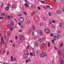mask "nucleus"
Masks as SVG:
<instances>
[{"label":"nucleus","instance_id":"0eeeda50","mask_svg":"<svg viewBox=\"0 0 64 64\" xmlns=\"http://www.w3.org/2000/svg\"><path fill=\"white\" fill-rule=\"evenodd\" d=\"M39 32L40 35H43V32H42V30H39Z\"/></svg>","mask_w":64,"mask_h":64},{"label":"nucleus","instance_id":"603ef678","mask_svg":"<svg viewBox=\"0 0 64 64\" xmlns=\"http://www.w3.org/2000/svg\"><path fill=\"white\" fill-rule=\"evenodd\" d=\"M28 62H30V61H31V60H30V59L28 58Z\"/></svg>","mask_w":64,"mask_h":64},{"label":"nucleus","instance_id":"cd10ccee","mask_svg":"<svg viewBox=\"0 0 64 64\" xmlns=\"http://www.w3.org/2000/svg\"><path fill=\"white\" fill-rule=\"evenodd\" d=\"M48 15L49 16H50L51 15V14L50 12H49L48 13Z\"/></svg>","mask_w":64,"mask_h":64},{"label":"nucleus","instance_id":"774afa93","mask_svg":"<svg viewBox=\"0 0 64 64\" xmlns=\"http://www.w3.org/2000/svg\"><path fill=\"white\" fill-rule=\"evenodd\" d=\"M2 64H8L5 62H4L2 63Z\"/></svg>","mask_w":64,"mask_h":64},{"label":"nucleus","instance_id":"5fc2aeb1","mask_svg":"<svg viewBox=\"0 0 64 64\" xmlns=\"http://www.w3.org/2000/svg\"><path fill=\"white\" fill-rule=\"evenodd\" d=\"M31 33V31H30L29 30V32H28V33L29 34H30Z\"/></svg>","mask_w":64,"mask_h":64},{"label":"nucleus","instance_id":"052dcab7","mask_svg":"<svg viewBox=\"0 0 64 64\" xmlns=\"http://www.w3.org/2000/svg\"><path fill=\"white\" fill-rule=\"evenodd\" d=\"M50 36L51 37H52L53 36V34L52 33L50 34Z\"/></svg>","mask_w":64,"mask_h":64},{"label":"nucleus","instance_id":"a18cd8bd","mask_svg":"<svg viewBox=\"0 0 64 64\" xmlns=\"http://www.w3.org/2000/svg\"><path fill=\"white\" fill-rule=\"evenodd\" d=\"M18 42H19V44L21 43V41H20V40H18Z\"/></svg>","mask_w":64,"mask_h":64},{"label":"nucleus","instance_id":"4be33fe9","mask_svg":"<svg viewBox=\"0 0 64 64\" xmlns=\"http://www.w3.org/2000/svg\"><path fill=\"white\" fill-rule=\"evenodd\" d=\"M24 58H26V54H24Z\"/></svg>","mask_w":64,"mask_h":64},{"label":"nucleus","instance_id":"e2e57ef3","mask_svg":"<svg viewBox=\"0 0 64 64\" xmlns=\"http://www.w3.org/2000/svg\"><path fill=\"white\" fill-rule=\"evenodd\" d=\"M0 51H1V52H2V51H3V48H2L1 49V50Z\"/></svg>","mask_w":64,"mask_h":64},{"label":"nucleus","instance_id":"39448f33","mask_svg":"<svg viewBox=\"0 0 64 64\" xmlns=\"http://www.w3.org/2000/svg\"><path fill=\"white\" fill-rule=\"evenodd\" d=\"M40 56L41 57H42V58H43V57H44L45 56L43 54V53H42L40 55Z\"/></svg>","mask_w":64,"mask_h":64},{"label":"nucleus","instance_id":"58836bf2","mask_svg":"<svg viewBox=\"0 0 64 64\" xmlns=\"http://www.w3.org/2000/svg\"><path fill=\"white\" fill-rule=\"evenodd\" d=\"M32 28H30L29 29V31H30L31 32H32Z\"/></svg>","mask_w":64,"mask_h":64},{"label":"nucleus","instance_id":"0e129e2a","mask_svg":"<svg viewBox=\"0 0 64 64\" xmlns=\"http://www.w3.org/2000/svg\"><path fill=\"white\" fill-rule=\"evenodd\" d=\"M49 23L50 24H52V22H50Z\"/></svg>","mask_w":64,"mask_h":64},{"label":"nucleus","instance_id":"a19ab883","mask_svg":"<svg viewBox=\"0 0 64 64\" xmlns=\"http://www.w3.org/2000/svg\"><path fill=\"white\" fill-rule=\"evenodd\" d=\"M51 27L52 28H54V26L53 25H52L51 26Z\"/></svg>","mask_w":64,"mask_h":64},{"label":"nucleus","instance_id":"1a4fd4ad","mask_svg":"<svg viewBox=\"0 0 64 64\" xmlns=\"http://www.w3.org/2000/svg\"><path fill=\"white\" fill-rule=\"evenodd\" d=\"M64 63V62L63 61V59H62L60 60V64H62Z\"/></svg>","mask_w":64,"mask_h":64},{"label":"nucleus","instance_id":"4c0bfd02","mask_svg":"<svg viewBox=\"0 0 64 64\" xmlns=\"http://www.w3.org/2000/svg\"><path fill=\"white\" fill-rule=\"evenodd\" d=\"M43 18L44 20H46V18L45 17H44Z\"/></svg>","mask_w":64,"mask_h":64},{"label":"nucleus","instance_id":"423d86ee","mask_svg":"<svg viewBox=\"0 0 64 64\" xmlns=\"http://www.w3.org/2000/svg\"><path fill=\"white\" fill-rule=\"evenodd\" d=\"M15 61V62H17V60H16V58H13L12 59V61Z\"/></svg>","mask_w":64,"mask_h":64},{"label":"nucleus","instance_id":"5701e85b","mask_svg":"<svg viewBox=\"0 0 64 64\" xmlns=\"http://www.w3.org/2000/svg\"><path fill=\"white\" fill-rule=\"evenodd\" d=\"M10 30H11V31H13V29H12V27H9Z\"/></svg>","mask_w":64,"mask_h":64},{"label":"nucleus","instance_id":"f704fd0d","mask_svg":"<svg viewBox=\"0 0 64 64\" xmlns=\"http://www.w3.org/2000/svg\"><path fill=\"white\" fill-rule=\"evenodd\" d=\"M2 42L3 43H4V44L5 45H6V43L5 42V41H3L2 40Z\"/></svg>","mask_w":64,"mask_h":64},{"label":"nucleus","instance_id":"e433bc0d","mask_svg":"<svg viewBox=\"0 0 64 64\" xmlns=\"http://www.w3.org/2000/svg\"><path fill=\"white\" fill-rule=\"evenodd\" d=\"M38 8L39 10H41V8H40V7L39 6H38Z\"/></svg>","mask_w":64,"mask_h":64},{"label":"nucleus","instance_id":"4468645a","mask_svg":"<svg viewBox=\"0 0 64 64\" xmlns=\"http://www.w3.org/2000/svg\"><path fill=\"white\" fill-rule=\"evenodd\" d=\"M61 36L60 34H59L58 36V37H57V38H58V39H59V38H61Z\"/></svg>","mask_w":64,"mask_h":64},{"label":"nucleus","instance_id":"338daca9","mask_svg":"<svg viewBox=\"0 0 64 64\" xmlns=\"http://www.w3.org/2000/svg\"><path fill=\"white\" fill-rule=\"evenodd\" d=\"M54 63V61L52 60V64H53Z\"/></svg>","mask_w":64,"mask_h":64},{"label":"nucleus","instance_id":"dca6fc26","mask_svg":"<svg viewBox=\"0 0 64 64\" xmlns=\"http://www.w3.org/2000/svg\"><path fill=\"white\" fill-rule=\"evenodd\" d=\"M42 40H46V38L44 37H43L42 38Z\"/></svg>","mask_w":64,"mask_h":64},{"label":"nucleus","instance_id":"9b49d317","mask_svg":"<svg viewBox=\"0 0 64 64\" xmlns=\"http://www.w3.org/2000/svg\"><path fill=\"white\" fill-rule=\"evenodd\" d=\"M24 5H25V6H26V7H29L28 5V4H27L26 3H25L24 4Z\"/></svg>","mask_w":64,"mask_h":64},{"label":"nucleus","instance_id":"9d476101","mask_svg":"<svg viewBox=\"0 0 64 64\" xmlns=\"http://www.w3.org/2000/svg\"><path fill=\"white\" fill-rule=\"evenodd\" d=\"M5 9L6 10H9V7L8 6L6 7L5 8Z\"/></svg>","mask_w":64,"mask_h":64},{"label":"nucleus","instance_id":"ea45409f","mask_svg":"<svg viewBox=\"0 0 64 64\" xmlns=\"http://www.w3.org/2000/svg\"><path fill=\"white\" fill-rule=\"evenodd\" d=\"M11 61H12V59H13V56H11Z\"/></svg>","mask_w":64,"mask_h":64},{"label":"nucleus","instance_id":"69168bd1","mask_svg":"<svg viewBox=\"0 0 64 64\" xmlns=\"http://www.w3.org/2000/svg\"><path fill=\"white\" fill-rule=\"evenodd\" d=\"M33 54H35V52L34 51V50H33Z\"/></svg>","mask_w":64,"mask_h":64},{"label":"nucleus","instance_id":"72a5a7b5","mask_svg":"<svg viewBox=\"0 0 64 64\" xmlns=\"http://www.w3.org/2000/svg\"><path fill=\"white\" fill-rule=\"evenodd\" d=\"M38 40L40 42H41V38H39Z\"/></svg>","mask_w":64,"mask_h":64},{"label":"nucleus","instance_id":"aec40b11","mask_svg":"<svg viewBox=\"0 0 64 64\" xmlns=\"http://www.w3.org/2000/svg\"><path fill=\"white\" fill-rule=\"evenodd\" d=\"M30 55L31 56H33V54L32 53V52H30Z\"/></svg>","mask_w":64,"mask_h":64},{"label":"nucleus","instance_id":"7ed1b4c3","mask_svg":"<svg viewBox=\"0 0 64 64\" xmlns=\"http://www.w3.org/2000/svg\"><path fill=\"white\" fill-rule=\"evenodd\" d=\"M45 32L47 33V34H50V31L49 30V29L48 28H45L44 29Z\"/></svg>","mask_w":64,"mask_h":64},{"label":"nucleus","instance_id":"09e8293b","mask_svg":"<svg viewBox=\"0 0 64 64\" xmlns=\"http://www.w3.org/2000/svg\"><path fill=\"white\" fill-rule=\"evenodd\" d=\"M27 49H29V45H28V46H27Z\"/></svg>","mask_w":64,"mask_h":64},{"label":"nucleus","instance_id":"f257e3e1","mask_svg":"<svg viewBox=\"0 0 64 64\" xmlns=\"http://www.w3.org/2000/svg\"><path fill=\"white\" fill-rule=\"evenodd\" d=\"M54 40H56L58 39V34H54L53 35Z\"/></svg>","mask_w":64,"mask_h":64},{"label":"nucleus","instance_id":"864d4df0","mask_svg":"<svg viewBox=\"0 0 64 64\" xmlns=\"http://www.w3.org/2000/svg\"><path fill=\"white\" fill-rule=\"evenodd\" d=\"M18 24L20 26L21 25V24L20 22H19L18 23Z\"/></svg>","mask_w":64,"mask_h":64},{"label":"nucleus","instance_id":"37998d69","mask_svg":"<svg viewBox=\"0 0 64 64\" xmlns=\"http://www.w3.org/2000/svg\"><path fill=\"white\" fill-rule=\"evenodd\" d=\"M7 40H8V39H5V41L6 42V43L7 42Z\"/></svg>","mask_w":64,"mask_h":64},{"label":"nucleus","instance_id":"c03bdc74","mask_svg":"<svg viewBox=\"0 0 64 64\" xmlns=\"http://www.w3.org/2000/svg\"><path fill=\"white\" fill-rule=\"evenodd\" d=\"M21 27L22 29H23V25H21Z\"/></svg>","mask_w":64,"mask_h":64},{"label":"nucleus","instance_id":"f3484780","mask_svg":"<svg viewBox=\"0 0 64 64\" xmlns=\"http://www.w3.org/2000/svg\"><path fill=\"white\" fill-rule=\"evenodd\" d=\"M14 4L13 5H12L11 6V7L12 8V9L13 8H15V7H14Z\"/></svg>","mask_w":64,"mask_h":64},{"label":"nucleus","instance_id":"393cba45","mask_svg":"<svg viewBox=\"0 0 64 64\" xmlns=\"http://www.w3.org/2000/svg\"><path fill=\"white\" fill-rule=\"evenodd\" d=\"M23 14H18V16H23Z\"/></svg>","mask_w":64,"mask_h":64},{"label":"nucleus","instance_id":"bf43d9fd","mask_svg":"<svg viewBox=\"0 0 64 64\" xmlns=\"http://www.w3.org/2000/svg\"><path fill=\"white\" fill-rule=\"evenodd\" d=\"M15 38L16 39H17V36H15Z\"/></svg>","mask_w":64,"mask_h":64},{"label":"nucleus","instance_id":"ddd939ff","mask_svg":"<svg viewBox=\"0 0 64 64\" xmlns=\"http://www.w3.org/2000/svg\"><path fill=\"white\" fill-rule=\"evenodd\" d=\"M35 44L36 47H38V43H37V42H36L35 43Z\"/></svg>","mask_w":64,"mask_h":64},{"label":"nucleus","instance_id":"f03ea898","mask_svg":"<svg viewBox=\"0 0 64 64\" xmlns=\"http://www.w3.org/2000/svg\"><path fill=\"white\" fill-rule=\"evenodd\" d=\"M19 20L20 22L23 23L24 21V18L21 17L19 18Z\"/></svg>","mask_w":64,"mask_h":64},{"label":"nucleus","instance_id":"bb28decb","mask_svg":"<svg viewBox=\"0 0 64 64\" xmlns=\"http://www.w3.org/2000/svg\"><path fill=\"white\" fill-rule=\"evenodd\" d=\"M60 46L61 47H62V46H63V43H62L60 45Z\"/></svg>","mask_w":64,"mask_h":64},{"label":"nucleus","instance_id":"7c9ffc66","mask_svg":"<svg viewBox=\"0 0 64 64\" xmlns=\"http://www.w3.org/2000/svg\"><path fill=\"white\" fill-rule=\"evenodd\" d=\"M40 26H43V23H42L41 22L40 24Z\"/></svg>","mask_w":64,"mask_h":64},{"label":"nucleus","instance_id":"412c9836","mask_svg":"<svg viewBox=\"0 0 64 64\" xmlns=\"http://www.w3.org/2000/svg\"><path fill=\"white\" fill-rule=\"evenodd\" d=\"M62 23H60L59 24L60 27H61L62 26Z\"/></svg>","mask_w":64,"mask_h":64},{"label":"nucleus","instance_id":"c756f323","mask_svg":"<svg viewBox=\"0 0 64 64\" xmlns=\"http://www.w3.org/2000/svg\"><path fill=\"white\" fill-rule=\"evenodd\" d=\"M22 30H18V32H20V33H21V32H22Z\"/></svg>","mask_w":64,"mask_h":64},{"label":"nucleus","instance_id":"13d9d810","mask_svg":"<svg viewBox=\"0 0 64 64\" xmlns=\"http://www.w3.org/2000/svg\"><path fill=\"white\" fill-rule=\"evenodd\" d=\"M52 41L53 43H54V41L53 40H52Z\"/></svg>","mask_w":64,"mask_h":64},{"label":"nucleus","instance_id":"de8ad7c7","mask_svg":"<svg viewBox=\"0 0 64 64\" xmlns=\"http://www.w3.org/2000/svg\"><path fill=\"white\" fill-rule=\"evenodd\" d=\"M6 39H8V37H7V36H6V38H5Z\"/></svg>","mask_w":64,"mask_h":64},{"label":"nucleus","instance_id":"49530a36","mask_svg":"<svg viewBox=\"0 0 64 64\" xmlns=\"http://www.w3.org/2000/svg\"><path fill=\"white\" fill-rule=\"evenodd\" d=\"M3 18H4V17H0V19H3Z\"/></svg>","mask_w":64,"mask_h":64},{"label":"nucleus","instance_id":"6ab92c4d","mask_svg":"<svg viewBox=\"0 0 64 64\" xmlns=\"http://www.w3.org/2000/svg\"><path fill=\"white\" fill-rule=\"evenodd\" d=\"M10 16H7V17H6V19H10Z\"/></svg>","mask_w":64,"mask_h":64},{"label":"nucleus","instance_id":"4d7b16f0","mask_svg":"<svg viewBox=\"0 0 64 64\" xmlns=\"http://www.w3.org/2000/svg\"><path fill=\"white\" fill-rule=\"evenodd\" d=\"M41 2L42 3H43V4L45 3V2L43 1H42Z\"/></svg>","mask_w":64,"mask_h":64},{"label":"nucleus","instance_id":"473e14b6","mask_svg":"<svg viewBox=\"0 0 64 64\" xmlns=\"http://www.w3.org/2000/svg\"><path fill=\"white\" fill-rule=\"evenodd\" d=\"M1 40L2 41H3V37H2L1 38Z\"/></svg>","mask_w":64,"mask_h":64},{"label":"nucleus","instance_id":"79ce46f5","mask_svg":"<svg viewBox=\"0 0 64 64\" xmlns=\"http://www.w3.org/2000/svg\"><path fill=\"white\" fill-rule=\"evenodd\" d=\"M9 51H7V55H9Z\"/></svg>","mask_w":64,"mask_h":64},{"label":"nucleus","instance_id":"6e6d98bb","mask_svg":"<svg viewBox=\"0 0 64 64\" xmlns=\"http://www.w3.org/2000/svg\"><path fill=\"white\" fill-rule=\"evenodd\" d=\"M23 13L24 14H25V15H27V13L25 12H24Z\"/></svg>","mask_w":64,"mask_h":64},{"label":"nucleus","instance_id":"c9c22d12","mask_svg":"<svg viewBox=\"0 0 64 64\" xmlns=\"http://www.w3.org/2000/svg\"><path fill=\"white\" fill-rule=\"evenodd\" d=\"M8 26H9V27H12V26H11V24H8Z\"/></svg>","mask_w":64,"mask_h":64},{"label":"nucleus","instance_id":"6e6552de","mask_svg":"<svg viewBox=\"0 0 64 64\" xmlns=\"http://www.w3.org/2000/svg\"><path fill=\"white\" fill-rule=\"evenodd\" d=\"M61 11L60 10H58L56 11V13L57 14H61Z\"/></svg>","mask_w":64,"mask_h":64},{"label":"nucleus","instance_id":"3c124183","mask_svg":"<svg viewBox=\"0 0 64 64\" xmlns=\"http://www.w3.org/2000/svg\"><path fill=\"white\" fill-rule=\"evenodd\" d=\"M62 50L63 52H64V48H62Z\"/></svg>","mask_w":64,"mask_h":64},{"label":"nucleus","instance_id":"b1692460","mask_svg":"<svg viewBox=\"0 0 64 64\" xmlns=\"http://www.w3.org/2000/svg\"><path fill=\"white\" fill-rule=\"evenodd\" d=\"M48 47H50V42H48Z\"/></svg>","mask_w":64,"mask_h":64},{"label":"nucleus","instance_id":"a211bd4d","mask_svg":"<svg viewBox=\"0 0 64 64\" xmlns=\"http://www.w3.org/2000/svg\"><path fill=\"white\" fill-rule=\"evenodd\" d=\"M31 7L32 8H35V6L33 5H32L31 6Z\"/></svg>","mask_w":64,"mask_h":64},{"label":"nucleus","instance_id":"c85d7f7f","mask_svg":"<svg viewBox=\"0 0 64 64\" xmlns=\"http://www.w3.org/2000/svg\"><path fill=\"white\" fill-rule=\"evenodd\" d=\"M58 54H60V55L62 54V53H61V52H60V51H59Z\"/></svg>","mask_w":64,"mask_h":64},{"label":"nucleus","instance_id":"2eb2a0df","mask_svg":"<svg viewBox=\"0 0 64 64\" xmlns=\"http://www.w3.org/2000/svg\"><path fill=\"white\" fill-rule=\"evenodd\" d=\"M36 13V12L35 11H34V12H33L32 14L31 15H32V16H33L35 14V13Z\"/></svg>","mask_w":64,"mask_h":64},{"label":"nucleus","instance_id":"20e7f679","mask_svg":"<svg viewBox=\"0 0 64 64\" xmlns=\"http://www.w3.org/2000/svg\"><path fill=\"white\" fill-rule=\"evenodd\" d=\"M24 36L23 35H20V39L21 40H22V41L24 39Z\"/></svg>","mask_w":64,"mask_h":64},{"label":"nucleus","instance_id":"2f4dec72","mask_svg":"<svg viewBox=\"0 0 64 64\" xmlns=\"http://www.w3.org/2000/svg\"><path fill=\"white\" fill-rule=\"evenodd\" d=\"M32 28L33 29H34V30L35 29V27L34 26H33L32 27Z\"/></svg>","mask_w":64,"mask_h":64},{"label":"nucleus","instance_id":"f8f14e48","mask_svg":"<svg viewBox=\"0 0 64 64\" xmlns=\"http://www.w3.org/2000/svg\"><path fill=\"white\" fill-rule=\"evenodd\" d=\"M42 53H43V54H44V55L45 56H47V54H46V53L44 52H42Z\"/></svg>","mask_w":64,"mask_h":64},{"label":"nucleus","instance_id":"8fccbe9b","mask_svg":"<svg viewBox=\"0 0 64 64\" xmlns=\"http://www.w3.org/2000/svg\"><path fill=\"white\" fill-rule=\"evenodd\" d=\"M59 7H60V9H61V5L60 4L59 6Z\"/></svg>","mask_w":64,"mask_h":64},{"label":"nucleus","instance_id":"680f3d73","mask_svg":"<svg viewBox=\"0 0 64 64\" xmlns=\"http://www.w3.org/2000/svg\"><path fill=\"white\" fill-rule=\"evenodd\" d=\"M8 7H10V4H8Z\"/></svg>","mask_w":64,"mask_h":64},{"label":"nucleus","instance_id":"a878e982","mask_svg":"<svg viewBox=\"0 0 64 64\" xmlns=\"http://www.w3.org/2000/svg\"><path fill=\"white\" fill-rule=\"evenodd\" d=\"M11 24L12 25V26H13V25H14V23H13V22H11Z\"/></svg>","mask_w":64,"mask_h":64}]
</instances>
